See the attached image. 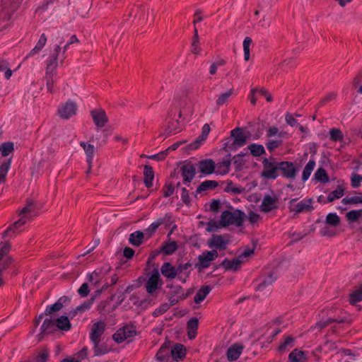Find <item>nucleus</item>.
<instances>
[{
	"instance_id": "nucleus-1",
	"label": "nucleus",
	"mask_w": 362,
	"mask_h": 362,
	"mask_svg": "<svg viewBox=\"0 0 362 362\" xmlns=\"http://www.w3.org/2000/svg\"><path fill=\"white\" fill-rule=\"evenodd\" d=\"M61 49L60 45H55L53 52L50 53L49 59L46 61L45 79L47 81V89L51 93L55 92L54 88V78L57 75L56 69L58 66V57Z\"/></svg>"
},
{
	"instance_id": "nucleus-2",
	"label": "nucleus",
	"mask_w": 362,
	"mask_h": 362,
	"mask_svg": "<svg viewBox=\"0 0 362 362\" xmlns=\"http://www.w3.org/2000/svg\"><path fill=\"white\" fill-rule=\"evenodd\" d=\"M245 218V214L241 210L235 209L233 211L226 210L221 214L219 224L222 227H227L230 225H235L240 227L243 225Z\"/></svg>"
},
{
	"instance_id": "nucleus-3",
	"label": "nucleus",
	"mask_w": 362,
	"mask_h": 362,
	"mask_svg": "<svg viewBox=\"0 0 362 362\" xmlns=\"http://www.w3.org/2000/svg\"><path fill=\"white\" fill-rule=\"evenodd\" d=\"M177 113H178V118H180L182 116V112L180 110H178L176 107H172L170 110L168 115V119L169 120L168 125L165 129V132L163 134H160V136L165 134V137H167L168 136L175 134L181 130L179 119L176 118Z\"/></svg>"
},
{
	"instance_id": "nucleus-4",
	"label": "nucleus",
	"mask_w": 362,
	"mask_h": 362,
	"mask_svg": "<svg viewBox=\"0 0 362 362\" xmlns=\"http://www.w3.org/2000/svg\"><path fill=\"white\" fill-rule=\"evenodd\" d=\"M263 170L261 177L267 180H275L279 175V162L274 158H264L262 160Z\"/></svg>"
},
{
	"instance_id": "nucleus-5",
	"label": "nucleus",
	"mask_w": 362,
	"mask_h": 362,
	"mask_svg": "<svg viewBox=\"0 0 362 362\" xmlns=\"http://www.w3.org/2000/svg\"><path fill=\"white\" fill-rule=\"evenodd\" d=\"M297 201V199H292L288 204V208L291 211H295L297 214L299 213H307L310 212L313 210V199H305L300 201L298 203H296Z\"/></svg>"
},
{
	"instance_id": "nucleus-6",
	"label": "nucleus",
	"mask_w": 362,
	"mask_h": 362,
	"mask_svg": "<svg viewBox=\"0 0 362 362\" xmlns=\"http://www.w3.org/2000/svg\"><path fill=\"white\" fill-rule=\"evenodd\" d=\"M230 136L233 141L231 144L228 141L225 148L228 147L230 150H235L236 147H242L246 144L247 137L245 135L243 129L240 127L235 128L230 132Z\"/></svg>"
},
{
	"instance_id": "nucleus-7",
	"label": "nucleus",
	"mask_w": 362,
	"mask_h": 362,
	"mask_svg": "<svg viewBox=\"0 0 362 362\" xmlns=\"http://www.w3.org/2000/svg\"><path fill=\"white\" fill-rule=\"evenodd\" d=\"M163 282L160 279V275L158 269L152 270L151 275L148 279L145 288L148 294L153 295L158 288H160Z\"/></svg>"
},
{
	"instance_id": "nucleus-8",
	"label": "nucleus",
	"mask_w": 362,
	"mask_h": 362,
	"mask_svg": "<svg viewBox=\"0 0 362 362\" xmlns=\"http://www.w3.org/2000/svg\"><path fill=\"white\" fill-rule=\"evenodd\" d=\"M136 334V327L134 325H127L119 328L113 335L112 339L118 344L122 343L128 338Z\"/></svg>"
},
{
	"instance_id": "nucleus-9",
	"label": "nucleus",
	"mask_w": 362,
	"mask_h": 362,
	"mask_svg": "<svg viewBox=\"0 0 362 362\" xmlns=\"http://www.w3.org/2000/svg\"><path fill=\"white\" fill-rule=\"evenodd\" d=\"M180 172L182 177V183L189 187L190 182L196 175L195 165L190 162L185 163L180 167Z\"/></svg>"
},
{
	"instance_id": "nucleus-10",
	"label": "nucleus",
	"mask_w": 362,
	"mask_h": 362,
	"mask_svg": "<svg viewBox=\"0 0 362 362\" xmlns=\"http://www.w3.org/2000/svg\"><path fill=\"white\" fill-rule=\"evenodd\" d=\"M279 174L284 178L294 180L297 175V168L292 162L281 161L279 162Z\"/></svg>"
},
{
	"instance_id": "nucleus-11",
	"label": "nucleus",
	"mask_w": 362,
	"mask_h": 362,
	"mask_svg": "<svg viewBox=\"0 0 362 362\" xmlns=\"http://www.w3.org/2000/svg\"><path fill=\"white\" fill-rule=\"evenodd\" d=\"M218 252L216 250L205 251L198 256V262L195 267L199 269H206L210 266V262L214 261L218 257Z\"/></svg>"
},
{
	"instance_id": "nucleus-12",
	"label": "nucleus",
	"mask_w": 362,
	"mask_h": 362,
	"mask_svg": "<svg viewBox=\"0 0 362 362\" xmlns=\"http://www.w3.org/2000/svg\"><path fill=\"white\" fill-rule=\"evenodd\" d=\"M106 324L104 321L100 320L94 323L90 332V339L93 344L97 346V343L101 341V337L105 332Z\"/></svg>"
},
{
	"instance_id": "nucleus-13",
	"label": "nucleus",
	"mask_w": 362,
	"mask_h": 362,
	"mask_svg": "<svg viewBox=\"0 0 362 362\" xmlns=\"http://www.w3.org/2000/svg\"><path fill=\"white\" fill-rule=\"evenodd\" d=\"M90 115L98 128L104 127L108 122V117L106 112L103 109L92 110L90 111Z\"/></svg>"
},
{
	"instance_id": "nucleus-14",
	"label": "nucleus",
	"mask_w": 362,
	"mask_h": 362,
	"mask_svg": "<svg viewBox=\"0 0 362 362\" xmlns=\"http://www.w3.org/2000/svg\"><path fill=\"white\" fill-rule=\"evenodd\" d=\"M198 170L204 175H211L214 173L216 169L215 162L210 158L203 159L197 164Z\"/></svg>"
},
{
	"instance_id": "nucleus-15",
	"label": "nucleus",
	"mask_w": 362,
	"mask_h": 362,
	"mask_svg": "<svg viewBox=\"0 0 362 362\" xmlns=\"http://www.w3.org/2000/svg\"><path fill=\"white\" fill-rule=\"evenodd\" d=\"M277 202V197H272L269 194L265 195L260 205L261 211L268 213L272 211V210L276 209L278 208Z\"/></svg>"
},
{
	"instance_id": "nucleus-16",
	"label": "nucleus",
	"mask_w": 362,
	"mask_h": 362,
	"mask_svg": "<svg viewBox=\"0 0 362 362\" xmlns=\"http://www.w3.org/2000/svg\"><path fill=\"white\" fill-rule=\"evenodd\" d=\"M77 105L74 102H67L58 110L59 116L63 119H69L76 112Z\"/></svg>"
},
{
	"instance_id": "nucleus-17",
	"label": "nucleus",
	"mask_w": 362,
	"mask_h": 362,
	"mask_svg": "<svg viewBox=\"0 0 362 362\" xmlns=\"http://www.w3.org/2000/svg\"><path fill=\"white\" fill-rule=\"evenodd\" d=\"M227 235H213L211 238L208 241L209 247H216L220 250H225L229 243L228 240L225 239Z\"/></svg>"
},
{
	"instance_id": "nucleus-18",
	"label": "nucleus",
	"mask_w": 362,
	"mask_h": 362,
	"mask_svg": "<svg viewBox=\"0 0 362 362\" xmlns=\"http://www.w3.org/2000/svg\"><path fill=\"white\" fill-rule=\"evenodd\" d=\"M210 132V127L208 124H205L202 127V134L193 142L188 145L189 150H197L202 144L203 141L206 140Z\"/></svg>"
},
{
	"instance_id": "nucleus-19",
	"label": "nucleus",
	"mask_w": 362,
	"mask_h": 362,
	"mask_svg": "<svg viewBox=\"0 0 362 362\" xmlns=\"http://www.w3.org/2000/svg\"><path fill=\"white\" fill-rule=\"evenodd\" d=\"M26 223L24 218H21L19 220L14 222L12 225L9 226L7 229L3 233L2 238H6L8 237L12 238L13 234H18L20 233L18 228Z\"/></svg>"
},
{
	"instance_id": "nucleus-20",
	"label": "nucleus",
	"mask_w": 362,
	"mask_h": 362,
	"mask_svg": "<svg viewBox=\"0 0 362 362\" xmlns=\"http://www.w3.org/2000/svg\"><path fill=\"white\" fill-rule=\"evenodd\" d=\"M70 301V298L67 296H62L58 299V300L51 305H47L45 311V315H51L54 312H57L62 310L64 304H66Z\"/></svg>"
},
{
	"instance_id": "nucleus-21",
	"label": "nucleus",
	"mask_w": 362,
	"mask_h": 362,
	"mask_svg": "<svg viewBox=\"0 0 362 362\" xmlns=\"http://www.w3.org/2000/svg\"><path fill=\"white\" fill-rule=\"evenodd\" d=\"M160 272L163 276L168 279L172 280L178 274L177 267L173 266L170 262H165L160 267Z\"/></svg>"
},
{
	"instance_id": "nucleus-22",
	"label": "nucleus",
	"mask_w": 362,
	"mask_h": 362,
	"mask_svg": "<svg viewBox=\"0 0 362 362\" xmlns=\"http://www.w3.org/2000/svg\"><path fill=\"white\" fill-rule=\"evenodd\" d=\"M55 320L46 318L40 327V334H49L57 331Z\"/></svg>"
},
{
	"instance_id": "nucleus-23",
	"label": "nucleus",
	"mask_w": 362,
	"mask_h": 362,
	"mask_svg": "<svg viewBox=\"0 0 362 362\" xmlns=\"http://www.w3.org/2000/svg\"><path fill=\"white\" fill-rule=\"evenodd\" d=\"M243 349V346L238 344H235L230 346L226 353L228 360L230 361L237 360L240 357Z\"/></svg>"
},
{
	"instance_id": "nucleus-24",
	"label": "nucleus",
	"mask_w": 362,
	"mask_h": 362,
	"mask_svg": "<svg viewBox=\"0 0 362 362\" xmlns=\"http://www.w3.org/2000/svg\"><path fill=\"white\" fill-rule=\"evenodd\" d=\"M277 279L276 272L274 271L269 272L266 276H264L262 281L258 284L257 291H262L266 287L272 285Z\"/></svg>"
},
{
	"instance_id": "nucleus-25",
	"label": "nucleus",
	"mask_w": 362,
	"mask_h": 362,
	"mask_svg": "<svg viewBox=\"0 0 362 362\" xmlns=\"http://www.w3.org/2000/svg\"><path fill=\"white\" fill-rule=\"evenodd\" d=\"M170 355L176 361L182 359L186 355V349L185 346L181 344H176L171 348Z\"/></svg>"
},
{
	"instance_id": "nucleus-26",
	"label": "nucleus",
	"mask_w": 362,
	"mask_h": 362,
	"mask_svg": "<svg viewBox=\"0 0 362 362\" xmlns=\"http://www.w3.org/2000/svg\"><path fill=\"white\" fill-rule=\"evenodd\" d=\"M243 263V260L240 258H235L232 260L225 259L221 263V266L225 268L226 270L238 271L240 265Z\"/></svg>"
},
{
	"instance_id": "nucleus-27",
	"label": "nucleus",
	"mask_w": 362,
	"mask_h": 362,
	"mask_svg": "<svg viewBox=\"0 0 362 362\" xmlns=\"http://www.w3.org/2000/svg\"><path fill=\"white\" fill-rule=\"evenodd\" d=\"M218 186V182L215 180H205L202 182L197 188L194 194V197H197L198 194H201L204 191L209 189H214Z\"/></svg>"
},
{
	"instance_id": "nucleus-28",
	"label": "nucleus",
	"mask_w": 362,
	"mask_h": 362,
	"mask_svg": "<svg viewBox=\"0 0 362 362\" xmlns=\"http://www.w3.org/2000/svg\"><path fill=\"white\" fill-rule=\"evenodd\" d=\"M177 244L175 240L164 242L160 247V252L165 255H171L177 250Z\"/></svg>"
},
{
	"instance_id": "nucleus-29",
	"label": "nucleus",
	"mask_w": 362,
	"mask_h": 362,
	"mask_svg": "<svg viewBox=\"0 0 362 362\" xmlns=\"http://www.w3.org/2000/svg\"><path fill=\"white\" fill-rule=\"evenodd\" d=\"M144 182L147 188L152 187V182L154 178V172L151 165H146L144 168Z\"/></svg>"
},
{
	"instance_id": "nucleus-30",
	"label": "nucleus",
	"mask_w": 362,
	"mask_h": 362,
	"mask_svg": "<svg viewBox=\"0 0 362 362\" xmlns=\"http://www.w3.org/2000/svg\"><path fill=\"white\" fill-rule=\"evenodd\" d=\"M95 300L94 297L90 298V299L86 300L81 305L77 306L74 310L69 313V315L71 317H74L77 313H82L90 308L92 306L93 301Z\"/></svg>"
},
{
	"instance_id": "nucleus-31",
	"label": "nucleus",
	"mask_w": 362,
	"mask_h": 362,
	"mask_svg": "<svg viewBox=\"0 0 362 362\" xmlns=\"http://www.w3.org/2000/svg\"><path fill=\"white\" fill-rule=\"evenodd\" d=\"M230 155H228V158L218 163L216 165V173L219 175H226L228 173L230 170V166L231 164V160L230 159Z\"/></svg>"
},
{
	"instance_id": "nucleus-32",
	"label": "nucleus",
	"mask_w": 362,
	"mask_h": 362,
	"mask_svg": "<svg viewBox=\"0 0 362 362\" xmlns=\"http://www.w3.org/2000/svg\"><path fill=\"white\" fill-rule=\"evenodd\" d=\"M211 288L209 286H202L194 296V300L196 303L202 302L209 293Z\"/></svg>"
},
{
	"instance_id": "nucleus-33",
	"label": "nucleus",
	"mask_w": 362,
	"mask_h": 362,
	"mask_svg": "<svg viewBox=\"0 0 362 362\" xmlns=\"http://www.w3.org/2000/svg\"><path fill=\"white\" fill-rule=\"evenodd\" d=\"M46 42H47V36L45 35V33H42L41 35L38 42H37L36 45L35 46V47L33 49H31V51L29 52V54L26 56L25 58L34 56L35 54H36L37 53L40 52L42 49V48L45 47V45H46Z\"/></svg>"
},
{
	"instance_id": "nucleus-34",
	"label": "nucleus",
	"mask_w": 362,
	"mask_h": 362,
	"mask_svg": "<svg viewBox=\"0 0 362 362\" xmlns=\"http://www.w3.org/2000/svg\"><path fill=\"white\" fill-rule=\"evenodd\" d=\"M144 235L143 232L136 230L129 235V242L134 246H139L143 243Z\"/></svg>"
},
{
	"instance_id": "nucleus-35",
	"label": "nucleus",
	"mask_w": 362,
	"mask_h": 362,
	"mask_svg": "<svg viewBox=\"0 0 362 362\" xmlns=\"http://www.w3.org/2000/svg\"><path fill=\"white\" fill-rule=\"evenodd\" d=\"M170 356V350L167 346H162L157 352L156 356L160 362H168Z\"/></svg>"
},
{
	"instance_id": "nucleus-36",
	"label": "nucleus",
	"mask_w": 362,
	"mask_h": 362,
	"mask_svg": "<svg viewBox=\"0 0 362 362\" xmlns=\"http://www.w3.org/2000/svg\"><path fill=\"white\" fill-rule=\"evenodd\" d=\"M56 325L57 327V329H61L63 331H69L71 327V323L69 322V320L68 317L62 315L60 317H58L56 320Z\"/></svg>"
},
{
	"instance_id": "nucleus-37",
	"label": "nucleus",
	"mask_w": 362,
	"mask_h": 362,
	"mask_svg": "<svg viewBox=\"0 0 362 362\" xmlns=\"http://www.w3.org/2000/svg\"><path fill=\"white\" fill-rule=\"evenodd\" d=\"M35 210V204L31 199H27L25 206L21 210L19 215L22 216V218L26 220L28 218V214L34 212Z\"/></svg>"
},
{
	"instance_id": "nucleus-38",
	"label": "nucleus",
	"mask_w": 362,
	"mask_h": 362,
	"mask_svg": "<svg viewBox=\"0 0 362 362\" xmlns=\"http://www.w3.org/2000/svg\"><path fill=\"white\" fill-rule=\"evenodd\" d=\"M80 146L83 147L84 151L86 152V154L87 156V162L90 164L93 161V156H94V151H95V147L93 145L90 144H86L84 141L80 142Z\"/></svg>"
},
{
	"instance_id": "nucleus-39",
	"label": "nucleus",
	"mask_w": 362,
	"mask_h": 362,
	"mask_svg": "<svg viewBox=\"0 0 362 362\" xmlns=\"http://www.w3.org/2000/svg\"><path fill=\"white\" fill-rule=\"evenodd\" d=\"M362 300V284L354 291L349 296V302L351 305H355Z\"/></svg>"
},
{
	"instance_id": "nucleus-40",
	"label": "nucleus",
	"mask_w": 362,
	"mask_h": 362,
	"mask_svg": "<svg viewBox=\"0 0 362 362\" xmlns=\"http://www.w3.org/2000/svg\"><path fill=\"white\" fill-rule=\"evenodd\" d=\"M344 194V189L338 185L334 191L331 192L327 196V202H332L335 199H339L343 197Z\"/></svg>"
},
{
	"instance_id": "nucleus-41",
	"label": "nucleus",
	"mask_w": 362,
	"mask_h": 362,
	"mask_svg": "<svg viewBox=\"0 0 362 362\" xmlns=\"http://www.w3.org/2000/svg\"><path fill=\"white\" fill-rule=\"evenodd\" d=\"M305 359V353L302 351L294 349L288 355V360L290 362H302Z\"/></svg>"
},
{
	"instance_id": "nucleus-42",
	"label": "nucleus",
	"mask_w": 362,
	"mask_h": 362,
	"mask_svg": "<svg viewBox=\"0 0 362 362\" xmlns=\"http://www.w3.org/2000/svg\"><path fill=\"white\" fill-rule=\"evenodd\" d=\"M167 287L173 289L170 295L177 296L180 299H185L187 298V294H185L183 288L181 286H173V284L167 285Z\"/></svg>"
},
{
	"instance_id": "nucleus-43",
	"label": "nucleus",
	"mask_w": 362,
	"mask_h": 362,
	"mask_svg": "<svg viewBox=\"0 0 362 362\" xmlns=\"http://www.w3.org/2000/svg\"><path fill=\"white\" fill-rule=\"evenodd\" d=\"M247 148L250 151L253 156L257 157L266 153L264 146L261 144H252L248 146Z\"/></svg>"
},
{
	"instance_id": "nucleus-44",
	"label": "nucleus",
	"mask_w": 362,
	"mask_h": 362,
	"mask_svg": "<svg viewBox=\"0 0 362 362\" xmlns=\"http://www.w3.org/2000/svg\"><path fill=\"white\" fill-rule=\"evenodd\" d=\"M329 139L332 141H342L344 139V134L342 132L337 128H332L329 131Z\"/></svg>"
},
{
	"instance_id": "nucleus-45",
	"label": "nucleus",
	"mask_w": 362,
	"mask_h": 362,
	"mask_svg": "<svg viewBox=\"0 0 362 362\" xmlns=\"http://www.w3.org/2000/svg\"><path fill=\"white\" fill-rule=\"evenodd\" d=\"M315 166V161L313 160H310L303 169V174H302V180L303 181H306L309 178Z\"/></svg>"
},
{
	"instance_id": "nucleus-46",
	"label": "nucleus",
	"mask_w": 362,
	"mask_h": 362,
	"mask_svg": "<svg viewBox=\"0 0 362 362\" xmlns=\"http://www.w3.org/2000/svg\"><path fill=\"white\" fill-rule=\"evenodd\" d=\"M0 71H5L4 76L6 79H9L12 76L13 71L9 68V64L4 58H0Z\"/></svg>"
},
{
	"instance_id": "nucleus-47",
	"label": "nucleus",
	"mask_w": 362,
	"mask_h": 362,
	"mask_svg": "<svg viewBox=\"0 0 362 362\" xmlns=\"http://www.w3.org/2000/svg\"><path fill=\"white\" fill-rule=\"evenodd\" d=\"M315 178L322 183H327L329 182V176L323 168H319L317 170L315 173Z\"/></svg>"
},
{
	"instance_id": "nucleus-48",
	"label": "nucleus",
	"mask_w": 362,
	"mask_h": 362,
	"mask_svg": "<svg viewBox=\"0 0 362 362\" xmlns=\"http://www.w3.org/2000/svg\"><path fill=\"white\" fill-rule=\"evenodd\" d=\"M14 150V144L11 141L5 142L0 145V151L3 156H8Z\"/></svg>"
},
{
	"instance_id": "nucleus-49",
	"label": "nucleus",
	"mask_w": 362,
	"mask_h": 362,
	"mask_svg": "<svg viewBox=\"0 0 362 362\" xmlns=\"http://www.w3.org/2000/svg\"><path fill=\"white\" fill-rule=\"evenodd\" d=\"M49 358V351L47 349H42L35 356L30 362H47Z\"/></svg>"
},
{
	"instance_id": "nucleus-50",
	"label": "nucleus",
	"mask_w": 362,
	"mask_h": 362,
	"mask_svg": "<svg viewBox=\"0 0 362 362\" xmlns=\"http://www.w3.org/2000/svg\"><path fill=\"white\" fill-rule=\"evenodd\" d=\"M344 204H362V192L358 193V196L345 197L341 200Z\"/></svg>"
},
{
	"instance_id": "nucleus-51",
	"label": "nucleus",
	"mask_w": 362,
	"mask_h": 362,
	"mask_svg": "<svg viewBox=\"0 0 362 362\" xmlns=\"http://www.w3.org/2000/svg\"><path fill=\"white\" fill-rule=\"evenodd\" d=\"M233 89L231 88V89L228 90V91H226V93L221 94L218 96V99L216 100V105L218 106L223 105L224 103H226L228 100L229 98L233 94Z\"/></svg>"
},
{
	"instance_id": "nucleus-52",
	"label": "nucleus",
	"mask_w": 362,
	"mask_h": 362,
	"mask_svg": "<svg viewBox=\"0 0 362 362\" xmlns=\"http://www.w3.org/2000/svg\"><path fill=\"white\" fill-rule=\"evenodd\" d=\"M226 192L233 194H241L244 191V188L240 187H235L231 180L227 182V185L224 189Z\"/></svg>"
},
{
	"instance_id": "nucleus-53",
	"label": "nucleus",
	"mask_w": 362,
	"mask_h": 362,
	"mask_svg": "<svg viewBox=\"0 0 362 362\" xmlns=\"http://www.w3.org/2000/svg\"><path fill=\"white\" fill-rule=\"evenodd\" d=\"M361 216L362 211L360 210H352L347 212L346 214L347 220L351 222L358 221Z\"/></svg>"
},
{
	"instance_id": "nucleus-54",
	"label": "nucleus",
	"mask_w": 362,
	"mask_h": 362,
	"mask_svg": "<svg viewBox=\"0 0 362 362\" xmlns=\"http://www.w3.org/2000/svg\"><path fill=\"white\" fill-rule=\"evenodd\" d=\"M326 222L332 226H337L340 223V218L336 214L330 213L326 217Z\"/></svg>"
},
{
	"instance_id": "nucleus-55",
	"label": "nucleus",
	"mask_w": 362,
	"mask_h": 362,
	"mask_svg": "<svg viewBox=\"0 0 362 362\" xmlns=\"http://www.w3.org/2000/svg\"><path fill=\"white\" fill-rule=\"evenodd\" d=\"M252 42V39L249 37H246L243 41L244 59L245 61L250 59V46Z\"/></svg>"
},
{
	"instance_id": "nucleus-56",
	"label": "nucleus",
	"mask_w": 362,
	"mask_h": 362,
	"mask_svg": "<svg viewBox=\"0 0 362 362\" xmlns=\"http://www.w3.org/2000/svg\"><path fill=\"white\" fill-rule=\"evenodd\" d=\"M293 345L294 338L291 336H288L286 337L284 341L279 345V350L280 351H284L288 347L291 348Z\"/></svg>"
},
{
	"instance_id": "nucleus-57",
	"label": "nucleus",
	"mask_w": 362,
	"mask_h": 362,
	"mask_svg": "<svg viewBox=\"0 0 362 362\" xmlns=\"http://www.w3.org/2000/svg\"><path fill=\"white\" fill-rule=\"evenodd\" d=\"M192 52L194 54H198L199 52V36H198V30L197 28H194L193 41L192 43Z\"/></svg>"
},
{
	"instance_id": "nucleus-58",
	"label": "nucleus",
	"mask_w": 362,
	"mask_h": 362,
	"mask_svg": "<svg viewBox=\"0 0 362 362\" xmlns=\"http://www.w3.org/2000/svg\"><path fill=\"white\" fill-rule=\"evenodd\" d=\"M173 218V215L171 213H167L164 216V217L157 219L156 221L158 224V226L165 225V226H170L171 224V221Z\"/></svg>"
},
{
	"instance_id": "nucleus-59",
	"label": "nucleus",
	"mask_w": 362,
	"mask_h": 362,
	"mask_svg": "<svg viewBox=\"0 0 362 362\" xmlns=\"http://www.w3.org/2000/svg\"><path fill=\"white\" fill-rule=\"evenodd\" d=\"M170 307V305H168L167 303H164L161 304L158 308L155 309L153 312L152 315L153 317H158L163 313H165Z\"/></svg>"
},
{
	"instance_id": "nucleus-60",
	"label": "nucleus",
	"mask_w": 362,
	"mask_h": 362,
	"mask_svg": "<svg viewBox=\"0 0 362 362\" xmlns=\"http://www.w3.org/2000/svg\"><path fill=\"white\" fill-rule=\"evenodd\" d=\"M175 189V186L174 183H173V182L166 183L163 188V196L165 197H168L171 196L173 194Z\"/></svg>"
},
{
	"instance_id": "nucleus-61",
	"label": "nucleus",
	"mask_w": 362,
	"mask_h": 362,
	"mask_svg": "<svg viewBox=\"0 0 362 362\" xmlns=\"http://www.w3.org/2000/svg\"><path fill=\"white\" fill-rule=\"evenodd\" d=\"M281 145H282V141L281 139L280 140H270L266 143V146L270 152L274 151L275 149H276Z\"/></svg>"
},
{
	"instance_id": "nucleus-62",
	"label": "nucleus",
	"mask_w": 362,
	"mask_h": 362,
	"mask_svg": "<svg viewBox=\"0 0 362 362\" xmlns=\"http://www.w3.org/2000/svg\"><path fill=\"white\" fill-rule=\"evenodd\" d=\"M307 233L290 232L289 236L292 238L291 244L297 243L307 235Z\"/></svg>"
},
{
	"instance_id": "nucleus-63",
	"label": "nucleus",
	"mask_w": 362,
	"mask_h": 362,
	"mask_svg": "<svg viewBox=\"0 0 362 362\" xmlns=\"http://www.w3.org/2000/svg\"><path fill=\"white\" fill-rule=\"evenodd\" d=\"M199 321L196 317L191 318L187 323V330L197 331L198 329Z\"/></svg>"
},
{
	"instance_id": "nucleus-64",
	"label": "nucleus",
	"mask_w": 362,
	"mask_h": 362,
	"mask_svg": "<svg viewBox=\"0 0 362 362\" xmlns=\"http://www.w3.org/2000/svg\"><path fill=\"white\" fill-rule=\"evenodd\" d=\"M158 227L159 226L156 221L152 223L148 227V228L145 230V234L147 235V238H150L152 236V235L156 231Z\"/></svg>"
}]
</instances>
